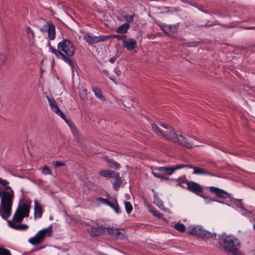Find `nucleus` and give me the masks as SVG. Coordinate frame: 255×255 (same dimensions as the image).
I'll use <instances>...</instances> for the list:
<instances>
[{"mask_svg": "<svg viewBox=\"0 0 255 255\" xmlns=\"http://www.w3.org/2000/svg\"><path fill=\"white\" fill-rule=\"evenodd\" d=\"M162 180H169V178L167 177L166 175H163L162 176L160 180L162 181Z\"/></svg>", "mask_w": 255, "mask_h": 255, "instance_id": "nucleus-52", "label": "nucleus"}, {"mask_svg": "<svg viewBox=\"0 0 255 255\" xmlns=\"http://www.w3.org/2000/svg\"><path fill=\"white\" fill-rule=\"evenodd\" d=\"M127 107H130V105H126L125 104H124Z\"/></svg>", "mask_w": 255, "mask_h": 255, "instance_id": "nucleus-61", "label": "nucleus"}, {"mask_svg": "<svg viewBox=\"0 0 255 255\" xmlns=\"http://www.w3.org/2000/svg\"><path fill=\"white\" fill-rule=\"evenodd\" d=\"M240 212H241V214L245 216H249L250 214H252V212L250 211H248L245 207H242V208L240 210Z\"/></svg>", "mask_w": 255, "mask_h": 255, "instance_id": "nucleus-41", "label": "nucleus"}, {"mask_svg": "<svg viewBox=\"0 0 255 255\" xmlns=\"http://www.w3.org/2000/svg\"><path fill=\"white\" fill-rule=\"evenodd\" d=\"M129 27L130 25L129 23H125L118 27L116 30V32L120 34H124L127 33Z\"/></svg>", "mask_w": 255, "mask_h": 255, "instance_id": "nucleus-24", "label": "nucleus"}, {"mask_svg": "<svg viewBox=\"0 0 255 255\" xmlns=\"http://www.w3.org/2000/svg\"><path fill=\"white\" fill-rule=\"evenodd\" d=\"M26 217L24 216L22 214L18 211V210H16L12 218V221L14 223H20L22 221L24 218Z\"/></svg>", "mask_w": 255, "mask_h": 255, "instance_id": "nucleus-26", "label": "nucleus"}, {"mask_svg": "<svg viewBox=\"0 0 255 255\" xmlns=\"http://www.w3.org/2000/svg\"><path fill=\"white\" fill-rule=\"evenodd\" d=\"M107 37H108L106 36V35L92 36L90 35L85 34L84 35L83 39L89 44L93 45L94 44L106 41V38Z\"/></svg>", "mask_w": 255, "mask_h": 255, "instance_id": "nucleus-11", "label": "nucleus"}, {"mask_svg": "<svg viewBox=\"0 0 255 255\" xmlns=\"http://www.w3.org/2000/svg\"><path fill=\"white\" fill-rule=\"evenodd\" d=\"M0 185L2 186L5 190H10L11 188L9 186V183L7 180L0 177Z\"/></svg>", "mask_w": 255, "mask_h": 255, "instance_id": "nucleus-32", "label": "nucleus"}, {"mask_svg": "<svg viewBox=\"0 0 255 255\" xmlns=\"http://www.w3.org/2000/svg\"><path fill=\"white\" fill-rule=\"evenodd\" d=\"M43 249V247H39L38 249Z\"/></svg>", "mask_w": 255, "mask_h": 255, "instance_id": "nucleus-62", "label": "nucleus"}, {"mask_svg": "<svg viewBox=\"0 0 255 255\" xmlns=\"http://www.w3.org/2000/svg\"><path fill=\"white\" fill-rule=\"evenodd\" d=\"M123 46L128 51H132L137 47V42L134 38L124 39Z\"/></svg>", "mask_w": 255, "mask_h": 255, "instance_id": "nucleus-14", "label": "nucleus"}, {"mask_svg": "<svg viewBox=\"0 0 255 255\" xmlns=\"http://www.w3.org/2000/svg\"><path fill=\"white\" fill-rule=\"evenodd\" d=\"M184 168H192L194 169L193 173L194 174H203L204 175L205 170L198 167L194 166L192 165L183 164Z\"/></svg>", "mask_w": 255, "mask_h": 255, "instance_id": "nucleus-23", "label": "nucleus"}, {"mask_svg": "<svg viewBox=\"0 0 255 255\" xmlns=\"http://www.w3.org/2000/svg\"><path fill=\"white\" fill-rule=\"evenodd\" d=\"M186 189L196 195L204 199H209L210 201V198H209L206 194L203 193V188L199 184L193 181H189L187 182Z\"/></svg>", "mask_w": 255, "mask_h": 255, "instance_id": "nucleus-5", "label": "nucleus"}, {"mask_svg": "<svg viewBox=\"0 0 255 255\" xmlns=\"http://www.w3.org/2000/svg\"><path fill=\"white\" fill-rule=\"evenodd\" d=\"M117 172L108 169H103L100 171V174L106 178H114Z\"/></svg>", "mask_w": 255, "mask_h": 255, "instance_id": "nucleus-22", "label": "nucleus"}, {"mask_svg": "<svg viewBox=\"0 0 255 255\" xmlns=\"http://www.w3.org/2000/svg\"><path fill=\"white\" fill-rule=\"evenodd\" d=\"M52 231V227L51 225L47 228H44L39 231L38 233H39V234L43 235V238L45 239V237L50 236L51 235Z\"/></svg>", "mask_w": 255, "mask_h": 255, "instance_id": "nucleus-27", "label": "nucleus"}, {"mask_svg": "<svg viewBox=\"0 0 255 255\" xmlns=\"http://www.w3.org/2000/svg\"><path fill=\"white\" fill-rule=\"evenodd\" d=\"M43 210L42 206L37 201L34 202V218H40L42 217Z\"/></svg>", "mask_w": 255, "mask_h": 255, "instance_id": "nucleus-18", "label": "nucleus"}, {"mask_svg": "<svg viewBox=\"0 0 255 255\" xmlns=\"http://www.w3.org/2000/svg\"><path fill=\"white\" fill-rule=\"evenodd\" d=\"M47 99L49 102V104L51 107V109L53 112H55L58 110L59 108L58 107L57 102L54 99H51L47 96Z\"/></svg>", "mask_w": 255, "mask_h": 255, "instance_id": "nucleus-29", "label": "nucleus"}, {"mask_svg": "<svg viewBox=\"0 0 255 255\" xmlns=\"http://www.w3.org/2000/svg\"><path fill=\"white\" fill-rule=\"evenodd\" d=\"M104 159L106 161L107 165L109 167L114 168L116 170H118L121 168L120 164L115 161L114 159H110L107 157H105Z\"/></svg>", "mask_w": 255, "mask_h": 255, "instance_id": "nucleus-19", "label": "nucleus"}, {"mask_svg": "<svg viewBox=\"0 0 255 255\" xmlns=\"http://www.w3.org/2000/svg\"><path fill=\"white\" fill-rule=\"evenodd\" d=\"M162 136L167 139L172 141L174 142H177V141L178 140V135L172 128H170V129L164 131Z\"/></svg>", "mask_w": 255, "mask_h": 255, "instance_id": "nucleus-13", "label": "nucleus"}, {"mask_svg": "<svg viewBox=\"0 0 255 255\" xmlns=\"http://www.w3.org/2000/svg\"><path fill=\"white\" fill-rule=\"evenodd\" d=\"M108 206L111 207L113 209H114V211L117 214L120 213L121 212H120V207H119L117 201H116L115 203H114L111 202L110 203V204L108 205Z\"/></svg>", "mask_w": 255, "mask_h": 255, "instance_id": "nucleus-34", "label": "nucleus"}, {"mask_svg": "<svg viewBox=\"0 0 255 255\" xmlns=\"http://www.w3.org/2000/svg\"><path fill=\"white\" fill-rule=\"evenodd\" d=\"M108 37L107 38V40L110 39V38H116L118 40L120 41L121 40H124L126 39L127 38V35H118V34H111V35H106Z\"/></svg>", "mask_w": 255, "mask_h": 255, "instance_id": "nucleus-31", "label": "nucleus"}, {"mask_svg": "<svg viewBox=\"0 0 255 255\" xmlns=\"http://www.w3.org/2000/svg\"><path fill=\"white\" fill-rule=\"evenodd\" d=\"M106 231L109 235L112 238L117 240L126 238L125 231H122L120 229L113 227L112 228H107Z\"/></svg>", "mask_w": 255, "mask_h": 255, "instance_id": "nucleus-8", "label": "nucleus"}, {"mask_svg": "<svg viewBox=\"0 0 255 255\" xmlns=\"http://www.w3.org/2000/svg\"><path fill=\"white\" fill-rule=\"evenodd\" d=\"M114 72L116 73V74L119 76H120L122 74V71L120 69L118 68H115L114 69Z\"/></svg>", "mask_w": 255, "mask_h": 255, "instance_id": "nucleus-49", "label": "nucleus"}, {"mask_svg": "<svg viewBox=\"0 0 255 255\" xmlns=\"http://www.w3.org/2000/svg\"><path fill=\"white\" fill-rule=\"evenodd\" d=\"M44 238L43 236L38 232L35 236L28 240V242L33 246H36L43 242Z\"/></svg>", "mask_w": 255, "mask_h": 255, "instance_id": "nucleus-17", "label": "nucleus"}, {"mask_svg": "<svg viewBox=\"0 0 255 255\" xmlns=\"http://www.w3.org/2000/svg\"><path fill=\"white\" fill-rule=\"evenodd\" d=\"M213 24H211L210 25H209V27L211 26H213Z\"/></svg>", "mask_w": 255, "mask_h": 255, "instance_id": "nucleus-64", "label": "nucleus"}, {"mask_svg": "<svg viewBox=\"0 0 255 255\" xmlns=\"http://www.w3.org/2000/svg\"><path fill=\"white\" fill-rule=\"evenodd\" d=\"M92 90L95 94V96L101 101H106L105 96L103 95L102 91L100 88L97 87H92Z\"/></svg>", "mask_w": 255, "mask_h": 255, "instance_id": "nucleus-21", "label": "nucleus"}, {"mask_svg": "<svg viewBox=\"0 0 255 255\" xmlns=\"http://www.w3.org/2000/svg\"><path fill=\"white\" fill-rule=\"evenodd\" d=\"M110 79L112 80L114 83H116L115 81L116 78L114 76H111L110 77Z\"/></svg>", "mask_w": 255, "mask_h": 255, "instance_id": "nucleus-55", "label": "nucleus"}, {"mask_svg": "<svg viewBox=\"0 0 255 255\" xmlns=\"http://www.w3.org/2000/svg\"><path fill=\"white\" fill-rule=\"evenodd\" d=\"M98 201H100L101 202L103 203H104L107 205H108L109 204H110V203L111 202V201L108 199H106V198H104L103 197H99L97 199Z\"/></svg>", "mask_w": 255, "mask_h": 255, "instance_id": "nucleus-44", "label": "nucleus"}, {"mask_svg": "<svg viewBox=\"0 0 255 255\" xmlns=\"http://www.w3.org/2000/svg\"><path fill=\"white\" fill-rule=\"evenodd\" d=\"M160 126H161V127H162L163 128H167V127H168V126H167V125H164V124H160Z\"/></svg>", "mask_w": 255, "mask_h": 255, "instance_id": "nucleus-56", "label": "nucleus"}, {"mask_svg": "<svg viewBox=\"0 0 255 255\" xmlns=\"http://www.w3.org/2000/svg\"><path fill=\"white\" fill-rule=\"evenodd\" d=\"M55 113L58 116H59L62 119H63L66 123H67L68 125V121L66 119V116L65 114L61 111V110L59 108L58 110H57L55 112Z\"/></svg>", "mask_w": 255, "mask_h": 255, "instance_id": "nucleus-38", "label": "nucleus"}, {"mask_svg": "<svg viewBox=\"0 0 255 255\" xmlns=\"http://www.w3.org/2000/svg\"><path fill=\"white\" fill-rule=\"evenodd\" d=\"M176 180L177 179H175V178H169V181H172V182H176Z\"/></svg>", "mask_w": 255, "mask_h": 255, "instance_id": "nucleus-57", "label": "nucleus"}, {"mask_svg": "<svg viewBox=\"0 0 255 255\" xmlns=\"http://www.w3.org/2000/svg\"><path fill=\"white\" fill-rule=\"evenodd\" d=\"M218 240L219 243L216 245L217 248L224 250L225 252L237 255L241 247L240 242L237 238L224 233L218 236Z\"/></svg>", "mask_w": 255, "mask_h": 255, "instance_id": "nucleus-2", "label": "nucleus"}, {"mask_svg": "<svg viewBox=\"0 0 255 255\" xmlns=\"http://www.w3.org/2000/svg\"><path fill=\"white\" fill-rule=\"evenodd\" d=\"M177 142L181 146H185L188 148H191L194 146L193 142L189 140L187 137H185L182 134L178 135Z\"/></svg>", "mask_w": 255, "mask_h": 255, "instance_id": "nucleus-12", "label": "nucleus"}, {"mask_svg": "<svg viewBox=\"0 0 255 255\" xmlns=\"http://www.w3.org/2000/svg\"><path fill=\"white\" fill-rule=\"evenodd\" d=\"M40 31L44 32L48 31V38L50 40H53L55 37V26L53 23L49 21L40 28Z\"/></svg>", "mask_w": 255, "mask_h": 255, "instance_id": "nucleus-10", "label": "nucleus"}, {"mask_svg": "<svg viewBox=\"0 0 255 255\" xmlns=\"http://www.w3.org/2000/svg\"><path fill=\"white\" fill-rule=\"evenodd\" d=\"M209 192L215 195L216 197L222 199H229L230 204L226 203L224 201L221 200H216L215 199H210V201H215L220 204H227L229 206H231V204L234 205L236 208L241 209L243 207L242 200L236 199L231 196V194L227 192L225 190L214 186L207 187Z\"/></svg>", "mask_w": 255, "mask_h": 255, "instance_id": "nucleus-3", "label": "nucleus"}, {"mask_svg": "<svg viewBox=\"0 0 255 255\" xmlns=\"http://www.w3.org/2000/svg\"><path fill=\"white\" fill-rule=\"evenodd\" d=\"M174 228L180 232H184L185 231L186 228L184 224L181 223H177L174 226Z\"/></svg>", "mask_w": 255, "mask_h": 255, "instance_id": "nucleus-37", "label": "nucleus"}, {"mask_svg": "<svg viewBox=\"0 0 255 255\" xmlns=\"http://www.w3.org/2000/svg\"><path fill=\"white\" fill-rule=\"evenodd\" d=\"M115 179V182L113 183V187L116 191H118L121 184H122V181L121 177L120 176L119 173L117 172L115 177H114Z\"/></svg>", "mask_w": 255, "mask_h": 255, "instance_id": "nucleus-25", "label": "nucleus"}, {"mask_svg": "<svg viewBox=\"0 0 255 255\" xmlns=\"http://www.w3.org/2000/svg\"><path fill=\"white\" fill-rule=\"evenodd\" d=\"M125 207L126 212L128 214L131 213L133 210V207L130 202L125 201Z\"/></svg>", "mask_w": 255, "mask_h": 255, "instance_id": "nucleus-33", "label": "nucleus"}, {"mask_svg": "<svg viewBox=\"0 0 255 255\" xmlns=\"http://www.w3.org/2000/svg\"><path fill=\"white\" fill-rule=\"evenodd\" d=\"M26 33L27 35L28 38L30 39H34L35 37V34L34 31L30 28L27 27L25 29Z\"/></svg>", "mask_w": 255, "mask_h": 255, "instance_id": "nucleus-36", "label": "nucleus"}, {"mask_svg": "<svg viewBox=\"0 0 255 255\" xmlns=\"http://www.w3.org/2000/svg\"><path fill=\"white\" fill-rule=\"evenodd\" d=\"M7 223H8L9 227H10V228H11L13 229H15V230H25L28 228V226L26 224H22V225H15L13 222H12L10 220H7Z\"/></svg>", "mask_w": 255, "mask_h": 255, "instance_id": "nucleus-20", "label": "nucleus"}, {"mask_svg": "<svg viewBox=\"0 0 255 255\" xmlns=\"http://www.w3.org/2000/svg\"><path fill=\"white\" fill-rule=\"evenodd\" d=\"M0 255H12L9 250L0 247Z\"/></svg>", "mask_w": 255, "mask_h": 255, "instance_id": "nucleus-39", "label": "nucleus"}, {"mask_svg": "<svg viewBox=\"0 0 255 255\" xmlns=\"http://www.w3.org/2000/svg\"><path fill=\"white\" fill-rule=\"evenodd\" d=\"M153 130L158 135H163V132L160 129L158 126L154 123L151 124Z\"/></svg>", "mask_w": 255, "mask_h": 255, "instance_id": "nucleus-35", "label": "nucleus"}, {"mask_svg": "<svg viewBox=\"0 0 255 255\" xmlns=\"http://www.w3.org/2000/svg\"><path fill=\"white\" fill-rule=\"evenodd\" d=\"M176 182L177 183H180L181 184V183H187V182L188 181H187L186 177L184 175L182 177H180L178 178L176 180Z\"/></svg>", "mask_w": 255, "mask_h": 255, "instance_id": "nucleus-43", "label": "nucleus"}, {"mask_svg": "<svg viewBox=\"0 0 255 255\" xmlns=\"http://www.w3.org/2000/svg\"><path fill=\"white\" fill-rule=\"evenodd\" d=\"M152 174L153 175V176L155 177L158 178H161L162 176H163L162 173L159 172H155V171H152Z\"/></svg>", "mask_w": 255, "mask_h": 255, "instance_id": "nucleus-46", "label": "nucleus"}, {"mask_svg": "<svg viewBox=\"0 0 255 255\" xmlns=\"http://www.w3.org/2000/svg\"><path fill=\"white\" fill-rule=\"evenodd\" d=\"M58 49L52 48L53 53L58 59L64 61L73 69L75 61L72 58L75 52L76 48L71 41L68 39H64L58 43Z\"/></svg>", "mask_w": 255, "mask_h": 255, "instance_id": "nucleus-1", "label": "nucleus"}, {"mask_svg": "<svg viewBox=\"0 0 255 255\" xmlns=\"http://www.w3.org/2000/svg\"><path fill=\"white\" fill-rule=\"evenodd\" d=\"M134 15H124L123 16V18L127 21L126 23H131L133 21L134 19Z\"/></svg>", "mask_w": 255, "mask_h": 255, "instance_id": "nucleus-40", "label": "nucleus"}, {"mask_svg": "<svg viewBox=\"0 0 255 255\" xmlns=\"http://www.w3.org/2000/svg\"><path fill=\"white\" fill-rule=\"evenodd\" d=\"M184 168L183 164H177L173 166L156 167L155 170L159 171L163 175H169L174 173L176 170Z\"/></svg>", "mask_w": 255, "mask_h": 255, "instance_id": "nucleus-9", "label": "nucleus"}, {"mask_svg": "<svg viewBox=\"0 0 255 255\" xmlns=\"http://www.w3.org/2000/svg\"><path fill=\"white\" fill-rule=\"evenodd\" d=\"M255 28V26H248V27H246L244 28L245 29H247V30L254 29Z\"/></svg>", "mask_w": 255, "mask_h": 255, "instance_id": "nucleus-54", "label": "nucleus"}, {"mask_svg": "<svg viewBox=\"0 0 255 255\" xmlns=\"http://www.w3.org/2000/svg\"><path fill=\"white\" fill-rule=\"evenodd\" d=\"M30 205L29 203H24L19 205L17 210L24 216L28 217L29 214Z\"/></svg>", "mask_w": 255, "mask_h": 255, "instance_id": "nucleus-16", "label": "nucleus"}, {"mask_svg": "<svg viewBox=\"0 0 255 255\" xmlns=\"http://www.w3.org/2000/svg\"><path fill=\"white\" fill-rule=\"evenodd\" d=\"M253 228L255 230V225H254Z\"/></svg>", "mask_w": 255, "mask_h": 255, "instance_id": "nucleus-63", "label": "nucleus"}, {"mask_svg": "<svg viewBox=\"0 0 255 255\" xmlns=\"http://www.w3.org/2000/svg\"><path fill=\"white\" fill-rule=\"evenodd\" d=\"M153 203L156 204L160 209H163L164 207L163 202L159 199L157 194H155L153 195Z\"/></svg>", "mask_w": 255, "mask_h": 255, "instance_id": "nucleus-30", "label": "nucleus"}, {"mask_svg": "<svg viewBox=\"0 0 255 255\" xmlns=\"http://www.w3.org/2000/svg\"><path fill=\"white\" fill-rule=\"evenodd\" d=\"M188 233L202 239H216L217 235L215 233H211L203 228L202 227L197 226L188 231Z\"/></svg>", "mask_w": 255, "mask_h": 255, "instance_id": "nucleus-4", "label": "nucleus"}, {"mask_svg": "<svg viewBox=\"0 0 255 255\" xmlns=\"http://www.w3.org/2000/svg\"><path fill=\"white\" fill-rule=\"evenodd\" d=\"M178 29V25H170L168 26L167 31L166 34L168 35H171L175 34L177 32Z\"/></svg>", "mask_w": 255, "mask_h": 255, "instance_id": "nucleus-28", "label": "nucleus"}, {"mask_svg": "<svg viewBox=\"0 0 255 255\" xmlns=\"http://www.w3.org/2000/svg\"><path fill=\"white\" fill-rule=\"evenodd\" d=\"M43 173H44L45 175H47L51 174V172L48 167H45L43 171Z\"/></svg>", "mask_w": 255, "mask_h": 255, "instance_id": "nucleus-48", "label": "nucleus"}, {"mask_svg": "<svg viewBox=\"0 0 255 255\" xmlns=\"http://www.w3.org/2000/svg\"><path fill=\"white\" fill-rule=\"evenodd\" d=\"M150 211L153 214L154 216L157 217L159 219L161 218L162 215L157 210H155L154 208H152Z\"/></svg>", "mask_w": 255, "mask_h": 255, "instance_id": "nucleus-42", "label": "nucleus"}, {"mask_svg": "<svg viewBox=\"0 0 255 255\" xmlns=\"http://www.w3.org/2000/svg\"><path fill=\"white\" fill-rule=\"evenodd\" d=\"M1 195L0 205L3 206H12L13 199L14 198V191L12 189L8 191H1L0 195Z\"/></svg>", "mask_w": 255, "mask_h": 255, "instance_id": "nucleus-7", "label": "nucleus"}, {"mask_svg": "<svg viewBox=\"0 0 255 255\" xmlns=\"http://www.w3.org/2000/svg\"><path fill=\"white\" fill-rule=\"evenodd\" d=\"M0 209V216L4 220H7L11 213L12 206L1 205Z\"/></svg>", "mask_w": 255, "mask_h": 255, "instance_id": "nucleus-15", "label": "nucleus"}, {"mask_svg": "<svg viewBox=\"0 0 255 255\" xmlns=\"http://www.w3.org/2000/svg\"><path fill=\"white\" fill-rule=\"evenodd\" d=\"M48 46L49 47V50L53 53V51H52V48H54L51 45V43L50 42H49L48 44Z\"/></svg>", "mask_w": 255, "mask_h": 255, "instance_id": "nucleus-53", "label": "nucleus"}, {"mask_svg": "<svg viewBox=\"0 0 255 255\" xmlns=\"http://www.w3.org/2000/svg\"><path fill=\"white\" fill-rule=\"evenodd\" d=\"M204 175H208L209 176H213V177H217L218 176L216 174H215L214 173H212L209 171H207L206 170L205 171Z\"/></svg>", "mask_w": 255, "mask_h": 255, "instance_id": "nucleus-50", "label": "nucleus"}, {"mask_svg": "<svg viewBox=\"0 0 255 255\" xmlns=\"http://www.w3.org/2000/svg\"><path fill=\"white\" fill-rule=\"evenodd\" d=\"M64 165H65V163L64 162H61V161H56V162L54 164V166L55 167H61V166H63Z\"/></svg>", "mask_w": 255, "mask_h": 255, "instance_id": "nucleus-47", "label": "nucleus"}, {"mask_svg": "<svg viewBox=\"0 0 255 255\" xmlns=\"http://www.w3.org/2000/svg\"><path fill=\"white\" fill-rule=\"evenodd\" d=\"M161 30L166 34V32H168L167 29H168V26L169 25H166L164 24H158Z\"/></svg>", "mask_w": 255, "mask_h": 255, "instance_id": "nucleus-45", "label": "nucleus"}, {"mask_svg": "<svg viewBox=\"0 0 255 255\" xmlns=\"http://www.w3.org/2000/svg\"><path fill=\"white\" fill-rule=\"evenodd\" d=\"M201 11L204 12V13H208V12L206 10H200Z\"/></svg>", "mask_w": 255, "mask_h": 255, "instance_id": "nucleus-59", "label": "nucleus"}, {"mask_svg": "<svg viewBox=\"0 0 255 255\" xmlns=\"http://www.w3.org/2000/svg\"><path fill=\"white\" fill-rule=\"evenodd\" d=\"M118 57L117 55H115L114 57L110 58L109 59V61L111 63H114L116 60H117Z\"/></svg>", "mask_w": 255, "mask_h": 255, "instance_id": "nucleus-51", "label": "nucleus"}, {"mask_svg": "<svg viewBox=\"0 0 255 255\" xmlns=\"http://www.w3.org/2000/svg\"><path fill=\"white\" fill-rule=\"evenodd\" d=\"M107 228L99 223H95L92 225H88L87 231L90 236L94 238L105 235Z\"/></svg>", "mask_w": 255, "mask_h": 255, "instance_id": "nucleus-6", "label": "nucleus"}, {"mask_svg": "<svg viewBox=\"0 0 255 255\" xmlns=\"http://www.w3.org/2000/svg\"><path fill=\"white\" fill-rule=\"evenodd\" d=\"M207 24H208V23H206L205 24L203 25H201L200 26H204V27H205V26H207Z\"/></svg>", "mask_w": 255, "mask_h": 255, "instance_id": "nucleus-60", "label": "nucleus"}, {"mask_svg": "<svg viewBox=\"0 0 255 255\" xmlns=\"http://www.w3.org/2000/svg\"><path fill=\"white\" fill-rule=\"evenodd\" d=\"M176 186H180V187H181L182 188H185V187L184 186L181 185L180 183H176Z\"/></svg>", "mask_w": 255, "mask_h": 255, "instance_id": "nucleus-58", "label": "nucleus"}]
</instances>
